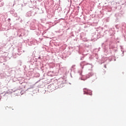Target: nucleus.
I'll return each instance as SVG.
<instances>
[{
    "label": "nucleus",
    "instance_id": "obj_1",
    "mask_svg": "<svg viewBox=\"0 0 126 126\" xmlns=\"http://www.w3.org/2000/svg\"><path fill=\"white\" fill-rule=\"evenodd\" d=\"M84 92L86 94H88V95H92V92L87 89H84Z\"/></svg>",
    "mask_w": 126,
    "mask_h": 126
}]
</instances>
